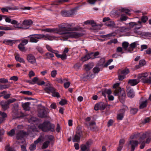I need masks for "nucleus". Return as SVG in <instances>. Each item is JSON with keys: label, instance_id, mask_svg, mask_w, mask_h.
<instances>
[{"label": "nucleus", "instance_id": "1", "mask_svg": "<svg viewBox=\"0 0 151 151\" xmlns=\"http://www.w3.org/2000/svg\"><path fill=\"white\" fill-rule=\"evenodd\" d=\"M71 25L68 23H63L60 25L59 28H46L44 31L49 32H54L62 35L64 40L69 38H77L82 36V34L77 32H71L72 28Z\"/></svg>", "mask_w": 151, "mask_h": 151}, {"label": "nucleus", "instance_id": "2", "mask_svg": "<svg viewBox=\"0 0 151 151\" xmlns=\"http://www.w3.org/2000/svg\"><path fill=\"white\" fill-rule=\"evenodd\" d=\"M119 83H116L113 86L114 88H115L114 94L115 96H118L120 101L123 103L125 98L126 93L124 90L123 89L119 87Z\"/></svg>", "mask_w": 151, "mask_h": 151}, {"label": "nucleus", "instance_id": "3", "mask_svg": "<svg viewBox=\"0 0 151 151\" xmlns=\"http://www.w3.org/2000/svg\"><path fill=\"white\" fill-rule=\"evenodd\" d=\"M148 74L147 72L139 74L137 79L144 83H151V76L147 77Z\"/></svg>", "mask_w": 151, "mask_h": 151}, {"label": "nucleus", "instance_id": "4", "mask_svg": "<svg viewBox=\"0 0 151 151\" xmlns=\"http://www.w3.org/2000/svg\"><path fill=\"white\" fill-rule=\"evenodd\" d=\"M52 126L50 123L45 122L42 124H40L38 126V127L39 129H41L42 131L46 132L49 130L52 131L53 129L52 127Z\"/></svg>", "mask_w": 151, "mask_h": 151}, {"label": "nucleus", "instance_id": "5", "mask_svg": "<svg viewBox=\"0 0 151 151\" xmlns=\"http://www.w3.org/2000/svg\"><path fill=\"white\" fill-rule=\"evenodd\" d=\"M28 37L30 39L29 42H31L37 43L39 39H41V34H34L29 36Z\"/></svg>", "mask_w": 151, "mask_h": 151}, {"label": "nucleus", "instance_id": "6", "mask_svg": "<svg viewBox=\"0 0 151 151\" xmlns=\"http://www.w3.org/2000/svg\"><path fill=\"white\" fill-rule=\"evenodd\" d=\"M129 72L128 69L119 70L118 72V79L121 81L125 78V76Z\"/></svg>", "mask_w": 151, "mask_h": 151}, {"label": "nucleus", "instance_id": "7", "mask_svg": "<svg viewBox=\"0 0 151 151\" xmlns=\"http://www.w3.org/2000/svg\"><path fill=\"white\" fill-rule=\"evenodd\" d=\"M151 132L150 131L142 134V137H141L140 140L142 139V141L145 138H147L145 143L146 144L149 143L151 140Z\"/></svg>", "mask_w": 151, "mask_h": 151}, {"label": "nucleus", "instance_id": "8", "mask_svg": "<svg viewBox=\"0 0 151 151\" xmlns=\"http://www.w3.org/2000/svg\"><path fill=\"white\" fill-rule=\"evenodd\" d=\"M123 108L119 111L117 114V119L119 120L122 119L124 115L125 111L128 109L127 107L124 105L123 106Z\"/></svg>", "mask_w": 151, "mask_h": 151}, {"label": "nucleus", "instance_id": "9", "mask_svg": "<svg viewBox=\"0 0 151 151\" xmlns=\"http://www.w3.org/2000/svg\"><path fill=\"white\" fill-rule=\"evenodd\" d=\"M47 109L43 108L39 110L38 113V116L41 118H44L47 116Z\"/></svg>", "mask_w": 151, "mask_h": 151}, {"label": "nucleus", "instance_id": "10", "mask_svg": "<svg viewBox=\"0 0 151 151\" xmlns=\"http://www.w3.org/2000/svg\"><path fill=\"white\" fill-rule=\"evenodd\" d=\"M44 89L45 91L49 94H50V93H52L55 90L53 87L51 86V85L49 83H47L46 84V87Z\"/></svg>", "mask_w": 151, "mask_h": 151}, {"label": "nucleus", "instance_id": "11", "mask_svg": "<svg viewBox=\"0 0 151 151\" xmlns=\"http://www.w3.org/2000/svg\"><path fill=\"white\" fill-rule=\"evenodd\" d=\"M105 104L103 102H100L95 105L94 107V109L96 111L99 110H103L105 109Z\"/></svg>", "mask_w": 151, "mask_h": 151}, {"label": "nucleus", "instance_id": "12", "mask_svg": "<svg viewBox=\"0 0 151 151\" xmlns=\"http://www.w3.org/2000/svg\"><path fill=\"white\" fill-rule=\"evenodd\" d=\"M41 39H43L45 40H52L55 38V37L51 36L49 34H46L44 35L43 34H41Z\"/></svg>", "mask_w": 151, "mask_h": 151}, {"label": "nucleus", "instance_id": "13", "mask_svg": "<svg viewBox=\"0 0 151 151\" xmlns=\"http://www.w3.org/2000/svg\"><path fill=\"white\" fill-rule=\"evenodd\" d=\"M129 145H131V151H134L135 147H137L138 145V142L137 141H134L132 140H130Z\"/></svg>", "mask_w": 151, "mask_h": 151}, {"label": "nucleus", "instance_id": "14", "mask_svg": "<svg viewBox=\"0 0 151 151\" xmlns=\"http://www.w3.org/2000/svg\"><path fill=\"white\" fill-rule=\"evenodd\" d=\"M27 59L29 62L32 64H34L36 62V60L35 57L32 54L28 55Z\"/></svg>", "mask_w": 151, "mask_h": 151}, {"label": "nucleus", "instance_id": "15", "mask_svg": "<svg viewBox=\"0 0 151 151\" xmlns=\"http://www.w3.org/2000/svg\"><path fill=\"white\" fill-rule=\"evenodd\" d=\"M138 45H139V44L137 41L132 43L130 44L129 47L127 49L128 51L130 52H132L133 49L136 47Z\"/></svg>", "mask_w": 151, "mask_h": 151}, {"label": "nucleus", "instance_id": "16", "mask_svg": "<svg viewBox=\"0 0 151 151\" xmlns=\"http://www.w3.org/2000/svg\"><path fill=\"white\" fill-rule=\"evenodd\" d=\"M140 82V80L139 79H134L129 80L128 83L131 86H134Z\"/></svg>", "mask_w": 151, "mask_h": 151}, {"label": "nucleus", "instance_id": "17", "mask_svg": "<svg viewBox=\"0 0 151 151\" xmlns=\"http://www.w3.org/2000/svg\"><path fill=\"white\" fill-rule=\"evenodd\" d=\"M59 52L57 51V52L55 53L56 56L58 58H60L62 60H65L67 58V56L66 53H63L62 55L58 54Z\"/></svg>", "mask_w": 151, "mask_h": 151}, {"label": "nucleus", "instance_id": "18", "mask_svg": "<svg viewBox=\"0 0 151 151\" xmlns=\"http://www.w3.org/2000/svg\"><path fill=\"white\" fill-rule=\"evenodd\" d=\"M0 104L2 108L5 110L9 108V105L6 101H2L1 102Z\"/></svg>", "mask_w": 151, "mask_h": 151}, {"label": "nucleus", "instance_id": "19", "mask_svg": "<svg viewBox=\"0 0 151 151\" xmlns=\"http://www.w3.org/2000/svg\"><path fill=\"white\" fill-rule=\"evenodd\" d=\"M125 141L124 139H121L119 142V146L117 149V151H121L122 149Z\"/></svg>", "mask_w": 151, "mask_h": 151}, {"label": "nucleus", "instance_id": "20", "mask_svg": "<svg viewBox=\"0 0 151 151\" xmlns=\"http://www.w3.org/2000/svg\"><path fill=\"white\" fill-rule=\"evenodd\" d=\"M26 133L23 131H20L17 134L16 138L17 139H19L23 138L26 134Z\"/></svg>", "mask_w": 151, "mask_h": 151}, {"label": "nucleus", "instance_id": "21", "mask_svg": "<svg viewBox=\"0 0 151 151\" xmlns=\"http://www.w3.org/2000/svg\"><path fill=\"white\" fill-rule=\"evenodd\" d=\"M127 95L130 98L133 97L134 96V93L132 89H128L127 90Z\"/></svg>", "mask_w": 151, "mask_h": 151}, {"label": "nucleus", "instance_id": "22", "mask_svg": "<svg viewBox=\"0 0 151 151\" xmlns=\"http://www.w3.org/2000/svg\"><path fill=\"white\" fill-rule=\"evenodd\" d=\"M93 66V63H88L84 65L85 69L86 71L89 70L91 69Z\"/></svg>", "mask_w": 151, "mask_h": 151}, {"label": "nucleus", "instance_id": "23", "mask_svg": "<svg viewBox=\"0 0 151 151\" xmlns=\"http://www.w3.org/2000/svg\"><path fill=\"white\" fill-rule=\"evenodd\" d=\"M80 134H76L73 139V142H78L80 140Z\"/></svg>", "mask_w": 151, "mask_h": 151}, {"label": "nucleus", "instance_id": "24", "mask_svg": "<svg viewBox=\"0 0 151 151\" xmlns=\"http://www.w3.org/2000/svg\"><path fill=\"white\" fill-rule=\"evenodd\" d=\"M142 134H141L140 133H137L136 134L134 135L133 136H131L130 138L132 139H137L139 137V141L140 142V143L142 141V140H140V138L141 137H142Z\"/></svg>", "mask_w": 151, "mask_h": 151}, {"label": "nucleus", "instance_id": "25", "mask_svg": "<svg viewBox=\"0 0 151 151\" xmlns=\"http://www.w3.org/2000/svg\"><path fill=\"white\" fill-rule=\"evenodd\" d=\"M45 59H50L53 57L54 56L53 54L50 52H47L43 56Z\"/></svg>", "mask_w": 151, "mask_h": 151}, {"label": "nucleus", "instance_id": "26", "mask_svg": "<svg viewBox=\"0 0 151 151\" xmlns=\"http://www.w3.org/2000/svg\"><path fill=\"white\" fill-rule=\"evenodd\" d=\"M30 103L29 102H26L23 103L22 104V106L24 109L25 110H29V105Z\"/></svg>", "mask_w": 151, "mask_h": 151}, {"label": "nucleus", "instance_id": "27", "mask_svg": "<svg viewBox=\"0 0 151 151\" xmlns=\"http://www.w3.org/2000/svg\"><path fill=\"white\" fill-rule=\"evenodd\" d=\"M81 149L82 151H88L89 147L86 145H83L81 146Z\"/></svg>", "mask_w": 151, "mask_h": 151}, {"label": "nucleus", "instance_id": "28", "mask_svg": "<svg viewBox=\"0 0 151 151\" xmlns=\"http://www.w3.org/2000/svg\"><path fill=\"white\" fill-rule=\"evenodd\" d=\"M32 21L30 20H24L23 22V25L29 26L32 24Z\"/></svg>", "mask_w": 151, "mask_h": 151}, {"label": "nucleus", "instance_id": "29", "mask_svg": "<svg viewBox=\"0 0 151 151\" xmlns=\"http://www.w3.org/2000/svg\"><path fill=\"white\" fill-rule=\"evenodd\" d=\"M147 100L142 102L140 103L139 105V108L140 109L144 108L147 106Z\"/></svg>", "mask_w": 151, "mask_h": 151}, {"label": "nucleus", "instance_id": "30", "mask_svg": "<svg viewBox=\"0 0 151 151\" xmlns=\"http://www.w3.org/2000/svg\"><path fill=\"white\" fill-rule=\"evenodd\" d=\"M38 80V78L37 77H35L33 78L31 81H27L31 84L34 85L36 83Z\"/></svg>", "mask_w": 151, "mask_h": 151}, {"label": "nucleus", "instance_id": "31", "mask_svg": "<svg viewBox=\"0 0 151 151\" xmlns=\"http://www.w3.org/2000/svg\"><path fill=\"white\" fill-rule=\"evenodd\" d=\"M119 11L121 12H125L127 14H129L130 12L129 10L125 8H121L119 9Z\"/></svg>", "mask_w": 151, "mask_h": 151}, {"label": "nucleus", "instance_id": "32", "mask_svg": "<svg viewBox=\"0 0 151 151\" xmlns=\"http://www.w3.org/2000/svg\"><path fill=\"white\" fill-rule=\"evenodd\" d=\"M91 54H88L86 55L85 56L82 58V60L83 62H84L88 60V59L91 58Z\"/></svg>", "mask_w": 151, "mask_h": 151}, {"label": "nucleus", "instance_id": "33", "mask_svg": "<svg viewBox=\"0 0 151 151\" xmlns=\"http://www.w3.org/2000/svg\"><path fill=\"white\" fill-rule=\"evenodd\" d=\"M46 47L47 50L55 54V53L57 52L56 50H53L51 47L48 45H47Z\"/></svg>", "mask_w": 151, "mask_h": 151}, {"label": "nucleus", "instance_id": "34", "mask_svg": "<svg viewBox=\"0 0 151 151\" xmlns=\"http://www.w3.org/2000/svg\"><path fill=\"white\" fill-rule=\"evenodd\" d=\"M15 58L17 61L20 63H24L25 62L23 58L20 57L19 55H16Z\"/></svg>", "mask_w": 151, "mask_h": 151}, {"label": "nucleus", "instance_id": "35", "mask_svg": "<svg viewBox=\"0 0 151 151\" xmlns=\"http://www.w3.org/2000/svg\"><path fill=\"white\" fill-rule=\"evenodd\" d=\"M68 0H58L53 2L52 4L54 5H58L59 4L62 3L63 2H68Z\"/></svg>", "mask_w": 151, "mask_h": 151}, {"label": "nucleus", "instance_id": "36", "mask_svg": "<svg viewBox=\"0 0 151 151\" xmlns=\"http://www.w3.org/2000/svg\"><path fill=\"white\" fill-rule=\"evenodd\" d=\"M105 58H102L100 59L99 61L98 65L99 66H103L104 67V63L105 62Z\"/></svg>", "mask_w": 151, "mask_h": 151}, {"label": "nucleus", "instance_id": "37", "mask_svg": "<svg viewBox=\"0 0 151 151\" xmlns=\"http://www.w3.org/2000/svg\"><path fill=\"white\" fill-rule=\"evenodd\" d=\"M3 42L5 44H8V45H11L14 42V40H4Z\"/></svg>", "mask_w": 151, "mask_h": 151}, {"label": "nucleus", "instance_id": "38", "mask_svg": "<svg viewBox=\"0 0 151 151\" xmlns=\"http://www.w3.org/2000/svg\"><path fill=\"white\" fill-rule=\"evenodd\" d=\"M91 23H90V24L91 25V26L93 27H98L99 29H100L101 27V25L100 24L97 25L96 23H95L94 22L93 20H91Z\"/></svg>", "mask_w": 151, "mask_h": 151}, {"label": "nucleus", "instance_id": "39", "mask_svg": "<svg viewBox=\"0 0 151 151\" xmlns=\"http://www.w3.org/2000/svg\"><path fill=\"white\" fill-rule=\"evenodd\" d=\"M50 141H46L44 142L42 146V149H44L47 148L50 143Z\"/></svg>", "mask_w": 151, "mask_h": 151}, {"label": "nucleus", "instance_id": "40", "mask_svg": "<svg viewBox=\"0 0 151 151\" xmlns=\"http://www.w3.org/2000/svg\"><path fill=\"white\" fill-rule=\"evenodd\" d=\"M106 25L110 27H114L115 25L113 21H109L107 22L106 23Z\"/></svg>", "mask_w": 151, "mask_h": 151}, {"label": "nucleus", "instance_id": "41", "mask_svg": "<svg viewBox=\"0 0 151 151\" xmlns=\"http://www.w3.org/2000/svg\"><path fill=\"white\" fill-rule=\"evenodd\" d=\"M13 9L10 7H7L6 8H3L1 9V10L3 12H8V10H12Z\"/></svg>", "mask_w": 151, "mask_h": 151}, {"label": "nucleus", "instance_id": "42", "mask_svg": "<svg viewBox=\"0 0 151 151\" xmlns=\"http://www.w3.org/2000/svg\"><path fill=\"white\" fill-rule=\"evenodd\" d=\"M24 45L22 44V43H20L18 46L19 50L22 51H24L25 50Z\"/></svg>", "mask_w": 151, "mask_h": 151}, {"label": "nucleus", "instance_id": "43", "mask_svg": "<svg viewBox=\"0 0 151 151\" xmlns=\"http://www.w3.org/2000/svg\"><path fill=\"white\" fill-rule=\"evenodd\" d=\"M113 36V33H110L109 34L105 35L102 36V37L107 39H109L111 37Z\"/></svg>", "mask_w": 151, "mask_h": 151}, {"label": "nucleus", "instance_id": "44", "mask_svg": "<svg viewBox=\"0 0 151 151\" xmlns=\"http://www.w3.org/2000/svg\"><path fill=\"white\" fill-rule=\"evenodd\" d=\"M14 28H22L24 29L25 28L24 27H23L22 24H21L20 23H18L16 24L15 25H14L13 27Z\"/></svg>", "mask_w": 151, "mask_h": 151}, {"label": "nucleus", "instance_id": "45", "mask_svg": "<svg viewBox=\"0 0 151 151\" xmlns=\"http://www.w3.org/2000/svg\"><path fill=\"white\" fill-rule=\"evenodd\" d=\"M128 45L129 43L126 42H123L122 44V47L125 50H127Z\"/></svg>", "mask_w": 151, "mask_h": 151}, {"label": "nucleus", "instance_id": "46", "mask_svg": "<svg viewBox=\"0 0 151 151\" xmlns=\"http://www.w3.org/2000/svg\"><path fill=\"white\" fill-rule=\"evenodd\" d=\"M15 130L14 129H12L9 132L7 133V134L9 136H12L15 134Z\"/></svg>", "mask_w": 151, "mask_h": 151}, {"label": "nucleus", "instance_id": "47", "mask_svg": "<svg viewBox=\"0 0 151 151\" xmlns=\"http://www.w3.org/2000/svg\"><path fill=\"white\" fill-rule=\"evenodd\" d=\"M5 149L7 151H15L14 148L10 147L9 145L6 146Z\"/></svg>", "mask_w": 151, "mask_h": 151}, {"label": "nucleus", "instance_id": "48", "mask_svg": "<svg viewBox=\"0 0 151 151\" xmlns=\"http://www.w3.org/2000/svg\"><path fill=\"white\" fill-rule=\"evenodd\" d=\"M14 29V27H8L5 26L4 27V30L7 31V30H13Z\"/></svg>", "mask_w": 151, "mask_h": 151}, {"label": "nucleus", "instance_id": "49", "mask_svg": "<svg viewBox=\"0 0 151 151\" xmlns=\"http://www.w3.org/2000/svg\"><path fill=\"white\" fill-rule=\"evenodd\" d=\"M52 93V96L54 97H56L58 98L60 97V96L59 93L55 91H54Z\"/></svg>", "mask_w": 151, "mask_h": 151}, {"label": "nucleus", "instance_id": "50", "mask_svg": "<svg viewBox=\"0 0 151 151\" xmlns=\"http://www.w3.org/2000/svg\"><path fill=\"white\" fill-rule=\"evenodd\" d=\"M137 111L138 109L137 108H132L130 110V112L131 114H135Z\"/></svg>", "mask_w": 151, "mask_h": 151}, {"label": "nucleus", "instance_id": "51", "mask_svg": "<svg viewBox=\"0 0 151 151\" xmlns=\"http://www.w3.org/2000/svg\"><path fill=\"white\" fill-rule=\"evenodd\" d=\"M51 76L52 78H55L57 75V71L56 70H53L51 72Z\"/></svg>", "mask_w": 151, "mask_h": 151}, {"label": "nucleus", "instance_id": "52", "mask_svg": "<svg viewBox=\"0 0 151 151\" xmlns=\"http://www.w3.org/2000/svg\"><path fill=\"white\" fill-rule=\"evenodd\" d=\"M61 15L64 17H69L68 13L66 11H63L61 12Z\"/></svg>", "mask_w": 151, "mask_h": 151}, {"label": "nucleus", "instance_id": "53", "mask_svg": "<svg viewBox=\"0 0 151 151\" xmlns=\"http://www.w3.org/2000/svg\"><path fill=\"white\" fill-rule=\"evenodd\" d=\"M127 29V28L124 27H120L119 29V30L121 32H125Z\"/></svg>", "mask_w": 151, "mask_h": 151}, {"label": "nucleus", "instance_id": "54", "mask_svg": "<svg viewBox=\"0 0 151 151\" xmlns=\"http://www.w3.org/2000/svg\"><path fill=\"white\" fill-rule=\"evenodd\" d=\"M21 93L26 95H30L32 94V93L29 91H22Z\"/></svg>", "mask_w": 151, "mask_h": 151}, {"label": "nucleus", "instance_id": "55", "mask_svg": "<svg viewBox=\"0 0 151 151\" xmlns=\"http://www.w3.org/2000/svg\"><path fill=\"white\" fill-rule=\"evenodd\" d=\"M112 61L113 60L112 59L109 60L107 62L104 64V67H107L108 65H110Z\"/></svg>", "mask_w": 151, "mask_h": 151}, {"label": "nucleus", "instance_id": "56", "mask_svg": "<svg viewBox=\"0 0 151 151\" xmlns=\"http://www.w3.org/2000/svg\"><path fill=\"white\" fill-rule=\"evenodd\" d=\"M16 99H11L6 101L8 103V104H10L13 103L16 101Z\"/></svg>", "mask_w": 151, "mask_h": 151}, {"label": "nucleus", "instance_id": "57", "mask_svg": "<svg viewBox=\"0 0 151 151\" xmlns=\"http://www.w3.org/2000/svg\"><path fill=\"white\" fill-rule=\"evenodd\" d=\"M93 143V141L91 139H90L87 142L86 144L87 145L89 146L90 147V146Z\"/></svg>", "mask_w": 151, "mask_h": 151}, {"label": "nucleus", "instance_id": "58", "mask_svg": "<svg viewBox=\"0 0 151 151\" xmlns=\"http://www.w3.org/2000/svg\"><path fill=\"white\" fill-rule=\"evenodd\" d=\"M29 148L31 151H33L35 149L36 145L34 144H32L30 145Z\"/></svg>", "mask_w": 151, "mask_h": 151}, {"label": "nucleus", "instance_id": "59", "mask_svg": "<svg viewBox=\"0 0 151 151\" xmlns=\"http://www.w3.org/2000/svg\"><path fill=\"white\" fill-rule=\"evenodd\" d=\"M67 103V101L64 99H62L59 102V104L61 105H63Z\"/></svg>", "mask_w": 151, "mask_h": 151}, {"label": "nucleus", "instance_id": "60", "mask_svg": "<svg viewBox=\"0 0 151 151\" xmlns=\"http://www.w3.org/2000/svg\"><path fill=\"white\" fill-rule=\"evenodd\" d=\"M37 50L41 54H42L44 52L42 48L40 47H37L36 48Z\"/></svg>", "mask_w": 151, "mask_h": 151}, {"label": "nucleus", "instance_id": "61", "mask_svg": "<svg viewBox=\"0 0 151 151\" xmlns=\"http://www.w3.org/2000/svg\"><path fill=\"white\" fill-rule=\"evenodd\" d=\"M93 72L96 73H98L100 71L99 68L98 67H96L93 68Z\"/></svg>", "mask_w": 151, "mask_h": 151}, {"label": "nucleus", "instance_id": "62", "mask_svg": "<svg viewBox=\"0 0 151 151\" xmlns=\"http://www.w3.org/2000/svg\"><path fill=\"white\" fill-rule=\"evenodd\" d=\"M145 63V61L143 60H140L139 63V66H143Z\"/></svg>", "mask_w": 151, "mask_h": 151}, {"label": "nucleus", "instance_id": "63", "mask_svg": "<svg viewBox=\"0 0 151 151\" xmlns=\"http://www.w3.org/2000/svg\"><path fill=\"white\" fill-rule=\"evenodd\" d=\"M127 19V17L124 15H122L121 16V17L120 18V20L122 21H126Z\"/></svg>", "mask_w": 151, "mask_h": 151}, {"label": "nucleus", "instance_id": "64", "mask_svg": "<svg viewBox=\"0 0 151 151\" xmlns=\"http://www.w3.org/2000/svg\"><path fill=\"white\" fill-rule=\"evenodd\" d=\"M147 17L146 16H143L141 18L142 22L144 23L147 20Z\"/></svg>", "mask_w": 151, "mask_h": 151}]
</instances>
